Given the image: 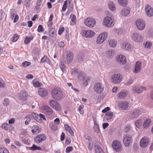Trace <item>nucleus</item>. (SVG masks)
I'll return each instance as SVG.
<instances>
[{"mask_svg":"<svg viewBox=\"0 0 153 153\" xmlns=\"http://www.w3.org/2000/svg\"><path fill=\"white\" fill-rule=\"evenodd\" d=\"M51 95L54 99L57 101L60 100L62 98L63 95L62 90L59 88H57L52 89Z\"/></svg>","mask_w":153,"mask_h":153,"instance_id":"nucleus-1","label":"nucleus"},{"mask_svg":"<svg viewBox=\"0 0 153 153\" xmlns=\"http://www.w3.org/2000/svg\"><path fill=\"white\" fill-rule=\"evenodd\" d=\"M114 19L110 17H105L103 22V24L106 27H112L114 25Z\"/></svg>","mask_w":153,"mask_h":153,"instance_id":"nucleus-2","label":"nucleus"},{"mask_svg":"<svg viewBox=\"0 0 153 153\" xmlns=\"http://www.w3.org/2000/svg\"><path fill=\"white\" fill-rule=\"evenodd\" d=\"M72 0H66L63 3V5L62 8L63 11H65L67 8L69 11H72L73 9V4L72 3Z\"/></svg>","mask_w":153,"mask_h":153,"instance_id":"nucleus-3","label":"nucleus"},{"mask_svg":"<svg viewBox=\"0 0 153 153\" xmlns=\"http://www.w3.org/2000/svg\"><path fill=\"white\" fill-rule=\"evenodd\" d=\"M108 36V34L106 32H103L101 33L97 37L96 43L98 44L102 43L106 39Z\"/></svg>","mask_w":153,"mask_h":153,"instance_id":"nucleus-4","label":"nucleus"},{"mask_svg":"<svg viewBox=\"0 0 153 153\" xmlns=\"http://www.w3.org/2000/svg\"><path fill=\"white\" fill-rule=\"evenodd\" d=\"M84 22L86 26L90 27H92L96 24L95 20L91 18L88 17L84 20Z\"/></svg>","mask_w":153,"mask_h":153,"instance_id":"nucleus-5","label":"nucleus"},{"mask_svg":"<svg viewBox=\"0 0 153 153\" xmlns=\"http://www.w3.org/2000/svg\"><path fill=\"white\" fill-rule=\"evenodd\" d=\"M122 76L120 74H115L111 77V80L114 83L117 84L120 82L122 80Z\"/></svg>","mask_w":153,"mask_h":153,"instance_id":"nucleus-6","label":"nucleus"},{"mask_svg":"<svg viewBox=\"0 0 153 153\" xmlns=\"http://www.w3.org/2000/svg\"><path fill=\"white\" fill-rule=\"evenodd\" d=\"M50 105L53 109L57 111L61 110V107L60 104L54 100H51L49 102Z\"/></svg>","mask_w":153,"mask_h":153,"instance_id":"nucleus-7","label":"nucleus"},{"mask_svg":"<svg viewBox=\"0 0 153 153\" xmlns=\"http://www.w3.org/2000/svg\"><path fill=\"white\" fill-rule=\"evenodd\" d=\"M40 111L41 112L49 115H52L53 113L52 109L47 105L42 106L40 108Z\"/></svg>","mask_w":153,"mask_h":153,"instance_id":"nucleus-8","label":"nucleus"},{"mask_svg":"<svg viewBox=\"0 0 153 153\" xmlns=\"http://www.w3.org/2000/svg\"><path fill=\"white\" fill-rule=\"evenodd\" d=\"M132 141L131 137L130 135H126L124 136L123 141L125 146H129L132 144Z\"/></svg>","mask_w":153,"mask_h":153,"instance_id":"nucleus-9","label":"nucleus"},{"mask_svg":"<svg viewBox=\"0 0 153 153\" xmlns=\"http://www.w3.org/2000/svg\"><path fill=\"white\" fill-rule=\"evenodd\" d=\"M113 148L117 152L122 150V146L120 142L118 140H114L112 144Z\"/></svg>","mask_w":153,"mask_h":153,"instance_id":"nucleus-10","label":"nucleus"},{"mask_svg":"<svg viewBox=\"0 0 153 153\" xmlns=\"http://www.w3.org/2000/svg\"><path fill=\"white\" fill-rule=\"evenodd\" d=\"M82 34L83 36L90 38L93 37L95 35V32L92 30H83L82 31Z\"/></svg>","mask_w":153,"mask_h":153,"instance_id":"nucleus-11","label":"nucleus"},{"mask_svg":"<svg viewBox=\"0 0 153 153\" xmlns=\"http://www.w3.org/2000/svg\"><path fill=\"white\" fill-rule=\"evenodd\" d=\"M46 139V136L44 134H39L34 138V141L37 143H39Z\"/></svg>","mask_w":153,"mask_h":153,"instance_id":"nucleus-12","label":"nucleus"},{"mask_svg":"<svg viewBox=\"0 0 153 153\" xmlns=\"http://www.w3.org/2000/svg\"><path fill=\"white\" fill-rule=\"evenodd\" d=\"M104 86L101 83H97L94 86V91L97 93L100 94L102 92L104 89Z\"/></svg>","mask_w":153,"mask_h":153,"instance_id":"nucleus-13","label":"nucleus"},{"mask_svg":"<svg viewBox=\"0 0 153 153\" xmlns=\"http://www.w3.org/2000/svg\"><path fill=\"white\" fill-rule=\"evenodd\" d=\"M132 39L134 41L140 42L143 41V38L140 34L137 33H134L131 35Z\"/></svg>","mask_w":153,"mask_h":153,"instance_id":"nucleus-14","label":"nucleus"},{"mask_svg":"<svg viewBox=\"0 0 153 153\" xmlns=\"http://www.w3.org/2000/svg\"><path fill=\"white\" fill-rule=\"evenodd\" d=\"M143 112V109L138 108L134 110L131 114V116L132 118L137 117L140 115Z\"/></svg>","mask_w":153,"mask_h":153,"instance_id":"nucleus-15","label":"nucleus"},{"mask_svg":"<svg viewBox=\"0 0 153 153\" xmlns=\"http://www.w3.org/2000/svg\"><path fill=\"white\" fill-rule=\"evenodd\" d=\"M149 142L148 137L144 136L143 137L140 141V146L143 148H145L148 145Z\"/></svg>","mask_w":153,"mask_h":153,"instance_id":"nucleus-16","label":"nucleus"},{"mask_svg":"<svg viewBox=\"0 0 153 153\" xmlns=\"http://www.w3.org/2000/svg\"><path fill=\"white\" fill-rule=\"evenodd\" d=\"M145 10L147 16L151 17L153 16V8L149 5H146L145 6Z\"/></svg>","mask_w":153,"mask_h":153,"instance_id":"nucleus-17","label":"nucleus"},{"mask_svg":"<svg viewBox=\"0 0 153 153\" xmlns=\"http://www.w3.org/2000/svg\"><path fill=\"white\" fill-rule=\"evenodd\" d=\"M136 24L137 28L140 30H143L145 27V23L142 20L138 19L137 20L136 22Z\"/></svg>","mask_w":153,"mask_h":153,"instance_id":"nucleus-18","label":"nucleus"},{"mask_svg":"<svg viewBox=\"0 0 153 153\" xmlns=\"http://www.w3.org/2000/svg\"><path fill=\"white\" fill-rule=\"evenodd\" d=\"M116 59L117 62L120 64H124L126 62V57L123 55H120L116 57Z\"/></svg>","mask_w":153,"mask_h":153,"instance_id":"nucleus-19","label":"nucleus"},{"mask_svg":"<svg viewBox=\"0 0 153 153\" xmlns=\"http://www.w3.org/2000/svg\"><path fill=\"white\" fill-rule=\"evenodd\" d=\"M67 57L65 61V62L66 64H68L71 62L73 59L74 55L71 52H69L66 55Z\"/></svg>","mask_w":153,"mask_h":153,"instance_id":"nucleus-20","label":"nucleus"},{"mask_svg":"<svg viewBox=\"0 0 153 153\" xmlns=\"http://www.w3.org/2000/svg\"><path fill=\"white\" fill-rule=\"evenodd\" d=\"M39 95L42 97H45L48 94V90L45 88H40L38 90Z\"/></svg>","mask_w":153,"mask_h":153,"instance_id":"nucleus-21","label":"nucleus"},{"mask_svg":"<svg viewBox=\"0 0 153 153\" xmlns=\"http://www.w3.org/2000/svg\"><path fill=\"white\" fill-rule=\"evenodd\" d=\"M133 91L137 93H141L143 90H146V88L144 87L134 86L133 88Z\"/></svg>","mask_w":153,"mask_h":153,"instance_id":"nucleus-22","label":"nucleus"},{"mask_svg":"<svg viewBox=\"0 0 153 153\" xmlns=\"http://www.w3.org/2000/svg\"><path fill=\"white\" fill-rule=\"evenodd\" d=\"M151 120L149 118L146 119L144 121L143 126L144 128H147L152 125Z\"/></svg>","mask_w":153,"mask_h":153,"instance_id":"nucleus-23","label":"nucleus"},{"mask_svg":"<svg viewBox=\"0 0 153 153\" xmlns=\"http://www.w3.org/2000/svg\"><path fill=\"white\" fill-rule=\"evenodd\" d=\"M41 131V128L38 126L34 125L32 127V132L35 134H37L39 133Z\"/></svg>","mask_w":153,"mask_h":153,"instance_id":"nucleus-24","label":"nucleus"},{"mask_svg":"<svg viewBox=\"0 0 153 153\" xmlns=\"http://www.w3.org/2000/svg\"><path fill=\"white\" fill-rule=\"evenodd\" d=\"M64 127L66 131V133L68 132L71 136H74V132L72 130L71 127L68 125L65 124L64 125Z\"/></svg>","mask_w":153,"mask_h":153,"instance_id":"nucleus-25","label":"nucleus"},{"mask_svg":"<svg viewBox=\"0 0 153 153\" xmlns=\"http://www.w3.org/2000/svg\"><path fill=\"white\" fill-rule=\"evenodd\" d=\"M141 62L140 61L137 62L135 65L134 70V72L136 73H138L140 71L141 67Z\"/></svg>","mask_w":153,"mask_h":153,"instance_id":"nucleus-26","label":"nucleus"},{"mask_svg":"<svg viewBox=\"0 0 153 153\" xmlns=\"http://www.w3.org/2000/svg\"><path fill=\"white\" fill-rule=\"evenodd\" d=\"M20 99L22 100H26L28 98V94L26 91H21L20 92Z\"/></svg>","mask_w":153,"mask_h":153,"instance_id":"nucleus-27","label":"nucleus"},{"mask_svg":"<svg viewBox=\"0 0 153 153\" xmlns=\"http://www.w3.org/2000/svg\"><path fill=\"white\" fill-rule=\"evenodd\" d=\"M120 106L122 109L126 110L128 107V103L127 102H123L120 103Z\"/></svg>","mask_w":153,"mask_h":153,"instance_id":"nucleus-28","label":"nucleus"},{"mask_svg":"<svg viewBox=\"0 0 153 153\" xmlns=\"http://www.w3.org/2000/svg\"><path fill=\"white\" fill-rule=\"evenodd\" d=\"M70 18L71 19L70 24L71 25H75L76 22V18L75 16L73 14H71L70 16Z\"/></svg>","mask_w":153,"mask_h":153,"instance_id":"nucleus-29","label":"nucleus"},{"mask_svg":"<svg viewBox=\"0 0 153 153\" xmlns=\"http://www.w3.org/2000/svg\"><path fill=\"white\" fill-rule=\"evenodd\" d=\"M123 47L124 49L128 51L131 50L132 49L131 45L128 43H124L123 45Z\"/></svg>","mask_w":153,"mask_h":153,"instance_id":"nucleus-30","label":"nucleus"},{"mask_svg":"<svg viewBox=\"0 0 153 153\" xmlns=\"http://www.w3.org/2000/svg\"><path fill=\"white\" fill-rule=\"evenodd\" d=\"M130 9L129 8H125L122 10L121 12V15L123 16H126L128 15L129 13Z\"/></svg>","mask_w":153,"mask_h":153,"instance_id":"nucleus-31","label":"nucleus"},{"mask_svg":"<svg viewBox=\"0 0 153 153\" xmlns=\"http://www.w3.org/2000/svg\"><path fill=\"white\" fill-rule=\"evenodd\" d=\"M113 113L112 112L109 111L105 114V117L106 120H108L113 118Z\"/></svg>","mask_w":153,"mask_h":153,"instance_id":"nucleus-32","label":"nucleus"},{"mask_svg":"<svg viewBox=\"0 0 153 153\" xmlns=\"http://www.w3.org/2000/svg\"><path fill=\"white\" fill-rule=\"evenodd\" d=\"M49 127L53 131H56L58 129V126L57 125L53 123H51L49 124Z\"/></svg>","mask_w":153,"mask_h":153,"instance_id":"nucleus-33","label":"nucleus"},{"mask_svg":"<svg viewBox=\"0 0 153 153\" xmlns=\"http://www.w3.org/2000/svg\"><path fill=\"white\" fill-rule=\"evenodd\" d=\"M109 43L110 46L112 47H115L117 44V42L114 39L110 40Z\"/></svg>","mask_w":153,"mask_h":153,"instance_id":"nucleus-34","label":"nucleus"},{"mask_svg":"<svg viewBox=\"0 0 153 153\" xmlns=\"http://www.w3.org/2000/svg\"><path fill=\"white\" fill-rule=\"evenodd\" d=\"M41 62H46L47 63L50 64L51 62L50 59L47 58L46 56H44L41 60Z\"/></svg>","mask_w":153,"mask_h":153,"instance_id":"nucleus-35","label":"nucleus"},{"mask_svg":"<svg viewBox=\"0 0 153 153\" xmlns=\"http://www.w3.org/2000/svg\"><path fill=\"white\" fill-rule=\"evenodd\" d=\"M53 14H51L50 16L49 20L48 22V27L51 26L53 24Z\"/></svg>","mask_w":153,"mask_h":153,"instance_id":"nucleus-36","label":"nucleus"},{"mask_svg":"<svg viewBox=\"0 0 153 153\" xmlns=\"http://www.w3.org/2000/svg\"><path fill=\"white\" fill-rule=\"evenodd\" d=\"M108 7L112 11L115 10L116 9L115 4L112 1H111L108 3Z\"/></svg>","mask_w":153,"mask_h":153,"instance_id":"nucleus-37","label":"nucleus"},{"mask_svg":"<svg viewBox=\"0 0 153 153\" xmlns=\"http://www.w3.org/2000/svg\"><path fill=\"white\" fill-rule=\"evenodd\" d=\"M95 150L96 153H104L101 148L98 146H95Z\"/></svg>","mask_w":153,"mask_h":153,"instance_id":"nucleus-38","label":"nucleus"},{"mask_svg":"<svg viewBox=\"0 0 153 153\" xmlns=\"http://www.w3.org/2000/svg\"><path fill=\"white\" fill-rule=\"evenodd\" d=\"M33 85L35 87H38L40 86V84L39 81L37 79H34L33 81Z\"/></svg>","mask_w":153,"mask_h":153,"instance_id":"nucleus-39","label":"nucleus"},{"mask_svg":"<svg viewBox=\"0 0 153 153\" xmlns=\"http://www.w3.org/2000/svg\"><path fill=\"white\" fill-rule=\"evenodd\" d=\"M29 149L33 151L36 150H42V149L41 147L37 146L36 145L34 144L32 146L30 147Z\"/></svg>","mask_w":153,"mask_h":153,"instance_id":"nucleus-40","label":"nucleus"},{"mask_svg":"<svg viewBox=\"0 0 153 153\" xmlns=\"http://www.w3.org/2000/svg\"><path fill=\"white\" fill-rule=\"evenodd\" d=\"M84 108V105L83 104L81 105L78 108V111H79L81 114L83 115L84 113V111L83 110Z\"/></svg>","mask_w":153,"mask_h":153,"instance_id":"nucleus-41","label":"nucleus"},{"mask_svg":"<svg viewBox=\"0 0 153 153\" xmlns=\"http://www.w3.org/2000/svg\"><path fill=\"white\" fill-rule=\"evenodd\" d=\"M127 95L126 92H121L118 94V97L120 98H123L125 97Z\"/></svg>","mask_w":153,"mask_h":153,"instance_id":"nucleus-42","label":"nucleus"},{"mask_svg":"<svg viewBox=\"0 0 153 153\" xmlns=\"http://www.w3.org/2000/svg\"><path fill=\"white\" fill-rule=\"evenodd\" d=\"M118 1L119 4L122 6H125L127 5V0H118Z\"/></svg>","mask_w":153,"mask_h":153,"instance_id":"nucleus-43","label":"nucleus"},{"mask_svg":"<svg viewBox=\"0 0 153 153\" xmlns=\"http://www.w3.org/2000/svg\"><path fill=\"white\" fill-rule=\"evenodd\" d=\"M10 126L7 123H4L2 125V128L6 130H10Z\"/></svg>","mask_w":153,"mask_h":153,"instance_id":"nucleus-44","label":"nucleus"},{"mask_svg":"<svg viewBox=\"0 0 153 153\" xmlns=\"http://www.w3.org/2000/svg\"><path fill=\"white\" fill-rule=\"evenodd\" d=\"M55 29L53 28H51L50 29L49 32V37L50 38L53 37L55 33Z\"/></svg>","mask_w":153,"mask_h":153,"instance_id":"nucleus-45","label":"nucleus"},{"mask_svg":"<svg viewBox=\"0 0 153 153\" xmlns=\"http://www.w3.org/2000/svg\"><path fill=\"white\" fill-rule=\"evenodd\" d=\"M83 81L84 82V84L85 85V86L87 85H88V81L90 80V78L89 77H85L83 76Z\"/></svg>","mask_w":153,"mask_h":153,"instance_id":"nucleus-46","label":"nucleus"},{"mask_svg":"<svg viewBox=\"0 0 153 153\" xmlns=\"http://www.w3.org/2000/svg\"><path fill=\"white\" fill-rule=\"evenodd\" d=\"M30 65V62L27 61H25L22 64L21 66L23 67L26 68Z\"/></svg>","mask_w":153,"mask_h":153,"instance_id":"nucleus-47","label":"nucleus"},{"mask_svg":"<svg viewBox=\"0 0 153 153\" xmlns=\"http://www.w3.org/2000/svg\"><path fill=\"white\" fill-rule=\"evenodd\" d=\"M59 66L61 70L63 72H65L66 71V67L65 64L62 62L60 63Z\"/></svg>","mask_w":153,"mask_h":153,"instance_id":"nucleus-48","label":"nucleus"},{"mask_svg":"<svg viewBox=\"0 0 153 153\" xmlns=\"http://www.w3.org/2000/svg\"><path fill=\"white\" fill-rule=\"evenodd\" d=\"M0 153H9L8 151L4 147L0 148Z\"/></svg>","mask_w":153,"mask_h":153,"instance_id":"nucleus-49","label":"nucleus"},{"mask_svg":"<svg viewBox=\"0 0 153 153\" xmlns=\"http://www.w3.org/2000/svg\"><path fill=\"white\" fill-rule=\"evenodd\" d=\"M19 37V36L17 34H15L14 35L12 39V41L13 42L16 41Z\"/></svg>","mask_w":153,"mask_h":153,"instance_id":"nucleus-50","label":"nucleus"},{"mask_svg":"<svg viewBox=\"0 0 153 153\" xmlns=\"http://www.w3.org/2000/svg\"><path fill=\"white\" fill-rule=\"evenodd\" d=\"M114 51L112 50H109L106 52V54L108 56H111L114 53Z\"/></svg>","mask_w":153,"mask_h":153,"instance_id":"nucleus-51","label":"nucleus"},{"mask_svg":"<svg viewBox=\"0 0 153 153\" xmlns=\"http://www.w3.org/2000/svg\"><path fill=\"white\" fill-rule=\"evenodd\" d=\"M145 47L150 48L152 45V43L150 42H147L144 44Z\"/></svg>","mask_w":153,"mask_h":153,"instance_id":"nucleus-52","label":"nucleus"},{"mask_svg":"<svg viewBox=\"0 0 153 153\" xmlns=\"http://www.w3.org/2000/svg\"><path fill=\"white\" fill-rule=\"evenodd\" d=\"M142 124V121L141 120H137L135 123V125L138 128H139L140 126Z\"/></svg>","mask_w":153,"mask_h":153,"instance_id":"nucleus-53","label":"nucleus"},{"mask_svg":"<svg viewBox=\"0 0 153 153\" xmlns=\"http://www.w3.org/2000/svg\"><path fill=\"white\" fill-rule=\"evenodd\" d=\"M73 149V148L72 146H68L66 148L65 152L66 153H69L72 151Z\"/></svg>","mask_w":153,"mask_h":153,"instance_id":"nucleus-54","label":"nucleus"},{"mask_svg":"<svg viewBox=\"0 0 153 153\" xmlns=\"http://www.w3.org/2000/svg\"><path fill=\"white\" fill-rule=\"evenodd\" d=\"M5 83L3 79L0 77V87L4 88L5 87Z\"/></svg>","mask_w":153,"mask_h":153,"instance_id":"nucleus-55","label":"nucleus"},{"mask_svg":"<svg viewBox=\"0 0 153 153\" xmlns=\"http://www.w3.org/2000/svg\"><path fill=\"white\" fill-rule=\"evenodd\" d=\"M65 30V28L64 27H60L58 30V34L61 35Z\"/></svg>","mask_w":153,"mask_h":153,"instance_id":"nucleus-56","label":"nucleus"},{"mask_svg":"<svg viewBox=\"0 0 153 153\" xmlns=\"http://www.w3.org/2000/svg\"><path fill=\"white\" fill-rule=\"evenodd\" d=\"M37 30L39 32H43L44 30L42 26L41 25H39V26Z\"/></svg>","mask_w":153,"mask_h":153,"instance_id":"nucleus-57","label":"nucleus"},{"mask_svg":"<svg viewBox=\"0 0 153 153\" xmlns=\"http://www.w3.org/2000/svg\"><path fill=\"white\" fill-rule=\"evenodd\" d=\"M36 114L34 113H32L30 115H27L26 116L27 118H29L30 119H31L33 117V118L34 117V116L35 117H36Z\"/></svg>","mask_w":153,"mask_h":153,"instance_id":"nucleus-58","label":"nucleus"},{"mask_svg":"<svg viewBox=\"0 0 153 153\" xmlns=\"http://www.w3.org/2000/svg\"><path fill=\"white\" fill-rule=\"evenodd\" d=\"M30 39L29 37L27 36L26 37L24 41V43L25 44H27L30 42Z\"/></svg>","mask_w":153,"mask_h":153,"instance_id":"nucleus-59","label":"nucleus"},{"mask_svg":"<svg viewBox=\"0 0 153 153\" xmlns=\"http://www.w3.org/2000/svg\"><path fill=\"white\" fill-rule=\"evenodd\" d=\"M24 143L25 144L29 145L30 144V140L27 139H24L23 140Z\"/></svg>","mask_w":153,"mask_h":153,"instance_id":"nucleus-60","label":"nucleus"},{"mask_svg":"<svg viewBox=\"0 0 153 153\" xmlns=\"http://www.w3.org/2000/svg\"><path fill=\"white\" fill-rule=\"evenodd\" d=\"M65 134L64 132H62L60 136V140L62 141H63L65 138Z\"/></svg>","mask_w":153,"mask_h":153,"instance_id":"nucleus-61","label":"nucleus"},{"mask_svg":"<svg viewBox=\"0 0 153 153\" xmlns=\"http://www.w3.org/2000/svg\"><path fill=\"white\" fill-rule=\"evenodd\" d=\"M84 137L86 140L89 141V142H91V137L88 136V134L85 135L84 136Z\"/></svg>","mask_w":153,"mask_h":153,"instance_id":"nucleus-62","label":"nucleus"},{"mask_svg":"<svg viewBox=\"0 0 153 153\" xmlns=\"http://www.w3.org/2000/svg\"><path fill=\"white\" fill-rule=\"evenodd\" d=\"M130 126H127L124 129V131L125 132H128L130 129Z\"/></svg>","mask_w":153,"mask_h":153,"instance_id":"nucleus-63","label":"nucleus"},{"mask_svg":"<svg viewBox=\"0 0 153 153\" xmlns=\"http://www.w3.org/2000/svg\"><path fill=\"white\" fill-rule=\"evenodd\" d=\"M110 110V108L109 107H107L106 108H105L103 110H102V113H106L107 111H109Z\"/></svg>","mask_w":153,"mask_h":153,"instance_id":"nucleus-64","label":"nucleus"}]
</instances>
